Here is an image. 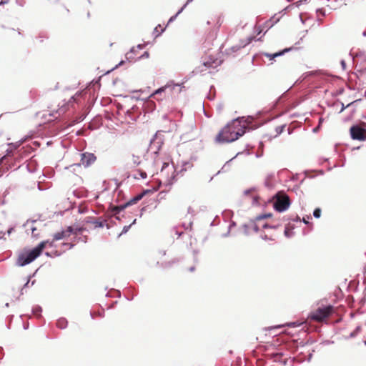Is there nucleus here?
Instances as JSON below:
<instances>
[{
  "label": "nucleus",
  "mask_w": 366,
  "mask_h": 366,
  "mask_svg": "<svg viewBox=\"0 0 366 366\" xmlns=\"http://www.w3.org/2000/svg\"><path fill=\"white\" fill-rule=\"evenodd\" d=\"M94 220V217H86L84 219V222L85 223H87V224H93Z\"/></svg>",
  "instance_id": "obj_30"
},
{
  "label": "nucleus",
  "mask_w": 366,
  "mask_h": 366,
  "mask_svg": "<svg viewBox=\"0 0 366 366\" xmlns=\"http://www.w3.org/2000/svg\"><path fill=\"white\" fill-rule=\"evenodd\" d=\"M281 355L280 354H275L274 355V361H279V359L280 358Z\"/></svg>",
  "instance_id": "obj_41"
},
{
  "label": "nucleus",
  "mask_w": 366,
  "mask_h": 366,
  "mask_svg": "<svg viewBox=\"0 0 366 366\" xmlns=\"http://www.w3.org/2000/svg\"><path fill=\"white\" fill-rule=\"evenodd\" d=\"M262 239H264V240H273L272 238L271 237H268L267 235L264 234V235H262L261 236Z\"/></svg>",
  "instance_id": "obj_39"
},
{
  "label": "nucleus",
  "mask_w": 366,
  "mask_h": 366,
  "mask_svg": "<svg viewBox=\"0 0 366 366\" xmlns=\"http://www.w3.org/2000/svg\"><path fill=\"white\" fill-rule=\"evenodd\" d=\"M159 27H160V24H158V25L154 28V31H153V36H154V39L157 38V37L160 35V34H159V31H158V29H159Z\"/></svg>",
  "instance_id": "obj_27"
},
{
  "label": "nucleus",
  "mask_w": 366,
  "mask_h": 366,
  "mask_svg": "<svg viewBox=\"0 0 366 366\" xmlns=\"http://www.w3.org/2000/svg\"><path fill=\"white\" fill-rule=\"evenodd\" d=\"M9 1H10V0H1V1H0V6H1V5H4V4H8V3L9 2Z\"/></svg>",
  "instance_id": "obj_43"
},
{
  "label": "nucleus",
  "mask_w": 366,
  "mask_h": 366,
  "mask_svg": "<svg viewBox=\"0 0 366 366\" xmlns=\"http://www.w3.org/2000/svg\"><path fill=\"white\" fill-rule=\"evenodd\" d=\"M194 268L193 267H190V268H189V270H190V271H193V270H194Z\"/></svg>",
  "instance_id": "obj_63"
},
{
  "label": "nucleus",
  "mask_w": 366,
  "mask_h": 366,
  "mask_svg": "<svg viewBox=\"0 0 366 366\" xmlns=\"http://www.w3.org/2000/svg\"><path fill=\"white\" fill-rule=\"evenodd\" d=\"M363 36H366V31H364L362 34Z\"/></svg>",
  "instance_id": "obj_64"
},
{
  "label": "nucleus",
  "mask_w": 366,
  "mask_h": 366,
  "mask_svg": "<svg viewBox=\"0 0 366 366\" xmlns=\"http://www.w3.org/2000/svg\"><path fill=\"white\" fill-rule=\"evenodd\" d=\"M6 155L3 156L1 158H0V164L6 159Z\"/></svg>",
  "instance_id": "obj_47"
},
{
  "label": "nucleus",
  "mask_w": 366,
  "mask_h": 366,
  "mask_svg": "<svg viewBox=\"0 0 366 366\" xmlns=\"http://www.w3.org/2000/svg\"><path fill=\"white\" fill-rule=\"evenodd\" d=\"M129 206L127 205V202L124 203V204H122L121 205H119L118 206V209H119V211L122 212V210H124V209H126L127 207H128Z\"/></svg>",
  "instance_id": "obj_37"
},
{
  "label": "nucleus",
  "mask_w": 366,
  "mask_h": 366,
  "mask_svg": "<svg viewBox=\"0 0 366 366\" xmlns=\"http://www.w3.org/2000/svg\"><path fill=\"white\" fill-rule=\"evenodd\" d=\"M247 122L244 117H239L228 123L216 137L219 143H230L238 139L244 133Z\"/></svg>",
  "instance_id": "obj_1"
},
{
  "label": "nucleus",
  "mask_w": 366,
  "mask_h": 366,
  "mask_svg": "<svg viewBox=\"0 0 366 366\" xmlns=\"http://www.w3.org/2000/svg\"><path fill=\"white\" fill-rule=\"evenodd\" d=\"M302 221H303V222H304L305 224H307V223H308L307 220H306V219H305V218H303V219H302Z\"/></svg>",
  "instance_id": "obj_55"
},
{
  "label": "nucleus",
  "mask_w": 366,
  "mask_h": 366,
  "mask_svg": "<svg viewBox=\"0 0 366 366\" xmlns=\"http://www.w3.org/2000/svg\"><path fill=\"white\" fill-rule=\"evenodd\" d=\"M164 124V129L162 132H169L175 127V124L172 122L167 117H164L162 119V124Z\"/></svg>",
  "instance_id": "obj_8"
},
{
  "label": "nucleus",
  "mask_w": 366,
  "mask_h": 366,
  "mask_svg": "<svg viewBox=\"0 0 366 366\" xmlns=\"http://www.w3.org/2000/svg\"><path fill=\"white\" fill-rule=\"evenodd\" d=\"M79 213H84V210L79 209Z\"/></svg>",
  "instance_id": "obj_59"
},
{
  "label": "nucleus",
  "mask_w": 366,
  "mask_h": 366,
  "mask_svg": "<svg viewBox=\"0 0 366 366\" xmlns=\"http://www.w3.org/2000/svg\"><path fill=\"white\" fill-rule=\"evenodd\" d=\"M192 163H190L189 162H184L182 163L181 172L187 171L188 169L192 168Z\"/></svg>",
  "instance_id": "obj_22"
},
{
  "label": "nucleus",
  "mask_w": 366,
  "mask_h": 366,
  "mask_svg": "<svg viewBox=\"0 0 366 366\" xmlns=\"http://www.w3.org/2000/svg\"><path fill=\"white\" fill-rule=\"evenodd\" d=\"M350 135L355 140H366V130L359 125H354L350 128Z\"/></svg>",
  "instance_id": "obj_6"
},
{
  "label": "nucleus",
  "mask_w": 366,
  "mask_h": 366,
  "mask_svg": "<svg viewBox=\"0 0 366 366\" xmlns=\"http://www.w3.org/2000/svg\"><path fill=\"white\" fill-rule=\"evenodd\" d=\"M285 125L279 126L275 128L276 136L280 135L284 130Z\"/></svg>",
  "instance_id": "obj_26"
},
{
  "label": "nucleus",
  "mask_w": 366,
  "mask_h": 366,
  "mask_svg": "<svg viewBox=\"0 0 366 366\" xmlns=\"http://www.w3.org/2000/svg\"><path fill=\"white\" fill-rule=\"evenodd\" d=\"M159 132V131H157L155 133L154 139H151V141H150V145L149 147V151H151L154 147H155L157 149L155 151H154V153L155 154H158L159 151L160 149V143L159 142H156V140L154 139L157 138Z\"/></svg>",
  "instance_id": "obj_10"
},
{
  "label": "nucleus",
  "mask_w": 366,
  "mask_h": 366,
  "mask_svg": "<svg viewBox=\"0 0 366 366\" xmlns=\"http://www.w3.org/2000/svg\"><path fill=\"white\" fill-rule=\"evenodd\" d=\"M341 64H342V68L345 69L346 64H345V61L344 60L341 61Z\"/></svg>",
  "instance_id": "obj_50"
},
{
  "label": "nucleus",
  "mask_w": 366,
  "mask_h": 366,
  "mask_svg": "<svg viewBox=\"0 0 366 366\" xmlns=\"http://www.w3.org/2000/svg\"><path fill=\"white\" fill-rule=\"evenodd\" d=\"M291 49H292V48L285 49L284 50L279 51V52H276L274 54L265 53L264 55L267 57H268L269 60H273L274 58L283 55L285 53L290 51Z\"/></svg>",
  "instance_id": "obj_11"
},
{
  "label": "nucleus",
  "mask_w": 366,
  "mask_h": 366,
  "mask_svg": "<svg viewBox=\"0 0 366 366\" xmlns=\"http://www.w3.org/2000/svg\"><path fill=\"white\" fill-rule=\"evenodd\" d=\"M280 226V224H274V225H270V224H262V228L264 229H267V228H272V229H276L278 227Z\"/></svg>",
  "instance_id": "obj_28"
},
{
  "label": "nucleus",
  "mask_w": 366,
  "mask_h": 366,
  "mask_svg": "<svg viewBox=\"0 0 366 366\" xmlns=\"http://www.w3.org/2000/svg\"><path fill=\"white\" fill-rule=\"evenodd\" d=\"M13 230H14V228H13V227L9 228V229H8V231H7V234H8L9 235V234H11V232H13Z\"/></svg>",
  "instance_id": "obj_49"
},
{
  "label": "nucleus",
  "mask_w": 366,
  "mask_h": 366,
  "mask_svg": "<svg viewBox=\"0 0 366 366\" xmlns=\"http://www.w3.org/2000/svg\"><path fill=\"white\" fill-rule=\"evenodd\" d=\"M168 89H170L172 91L173 93L178 94L181 91L180 85L178 84H167L164 86H162L161 91L162 92H165Z\"/></svg>",
  "instance_id": "obj_9"
},
{
  "label": "nucleus",
  "mask_w": 366,
  "mask_h": 366,
  "mask_svg": "<svg viewBox=\"0 0 366 366\" xmlns=\"http://www.w3.org/2000/svg\"><path fill=\"white\" fill-rule=\"evenodd\" d=\"M127 202V205L129 207L131 205H133V204H135L137 203V202L136 201L135 198L133 197L130 200H129Z\"/></svg>",
  "instance_id": "obj_36"
},
{
  "label": "nucleus",
  "mask_w": 366,
  "mask_h": 366,
  "mask_svg": "<svg viewBox=\"0 0 366 366\" xmlns=\"http://www.w3.org/2000/svg\"><path fill=\"white\" fill-rule=\"evenodd\" d=\"M313 216L315 218H319L321 216V209L320 208H317L313 212Z\"/></svg>",
  "instance_id": "obj_29"
},
{
  "label": "nucleus",
  "mask_w": 366,
  "mask_h": 366,
  "mask_svg": "<svg viewBox=\"0 0 366 366\" xmlns=\"http://www.w3.org/2000/svg\"><path fill=\"white\" fill-rule=\"evenodd\" d=\"M125 56H126V59L128 61H131V60L133 59V54H130V53L127 52Z\"/></svg>",
  "instance_id": "obj_38"
},
{
  "label": "nucleus",
  "mask_w": 366,
  "mask_h": 366,
  "mask_svg": "<svg viewBox=\"0 0 366 366\" xmlns=\"http://www.w3.org/2000/svg\"><path fill=\"white\" fill-rule=\"evenodd\" d=\"M149 57V52L144 51V54L139 57L140 59Z\"/></svg>",
  "instance_id": "obj_40"
},
{
  "label": "nucleus",
  "mask_w": 366,
  "mask_h": 366,
  "mask_svg": "<svg viewBox=\"0 0 366 366\" xmlns=\"http://www.w3.org/2000/svg\"><path fill=\"white\" fill-rule=\"evenodd\" d=\"M162 175H163L165 178L164 180V185L165 186H170L173 184L174 180L175 179V168L172 162L170 164L169 162H163V164L162 165Z\"/></svg>",
  "instance_id": "obj_3"
},
{
  "label": "nucleus",
  "mask_w": 366,
  "mask_h": 366,
  "mask_svg": "<svg viewBox=\"0 0 366 366\" xmlns=\"http://www.w3.org/2000/svg\"><path fill=\"white\" fill-rule=\"evenodd\" d=\"M133 298H134L133 296L132 297H131V296H129V297H127V300H133Z\"/></svg>",
  "instance_id": "obj_56"
},
{
  "label": "nucleus",
  "mask_w": 366,
  "mask_h": 366,
  "mask_svg": "<svg viewBox=\"0 0 366 366\" xmlns=\"http://www.w3.org/2000/svg\"><path fill=\"white\" fill-rule=\"evenodd\" d=\"M86 239H87V237H84V238H83V240H84V242H86Z\"/></svg>",
  "instance_id": "obj_62"
},
{
  "label": "nucleus",
  "mask_w": 366,
  "mask_h": 366,
  "mask_svg": "<svg viewBox=\"0 0 366 366\" xmlns=\"http://www.w3.org/2000/svg\"><path fill=\"white\" fill-rule=\"evenodd\" d=\"M81 164L88 167L96 160V156L93 153L84 152L81 154Z\"/></svg>",
  "instance_id": "obj_7"
},
{
  "label": "nucleus",
  "mask_w": 366,
  "mask_h": 366,
  "mask_svg": "<svg viewBox=\"0 0 366 366\" xmlns=\"http://www.w3.org/2000/svg\"><path fill=\"white\" fill-rule=\"evenodd\" d=\"M253 229L256 232L259 231L258 226L256 224H253Z\"/></svg>",
  "instance_id": "obj_48"
},
{
  "label": "nucleus",
  "mask_w": 366,
  "mask_h": 366,
  "mask_svg": "<svg viewBox=\"0 0 366 366\" xmlns=\"http://www.w3.org/2000/svg\"><path fill=\"white\" fill-rule=\"evenodd\" d=\"M107 220L101 221L99 219H95L94 220L93 224L95 225V227H100L102 228L104 226L105 222Z\"/></svg>",
  "instance_id": "obj_21"
},
{
  "label": "nucleus",
  "mask_w": 366,
  "mask_h": 366,
  "mask_svg": "<svg viewBox=\"0 0 366 366\" xmlns=\"http://www.w3.org/2000/svg\"><path fill=\"white\" fill-rule=\"evenodd\" d=\"M150 42L148 41H146L144 44H139L137 46V48L139 49H142L145 47L146 45H148L149 44Z\"/></svg>",
  "instance_id": "obj_35"
},
{
  "label": "nucleus",
  "mask_w": 366,
  "mask_h": 366,
  "mask_svg": "<svg viewBox=\"0 0 366 366\" xmlns=\"http://www.w3.org/2000/svg\"><path fill=\"white\" fill-rule=\"evenodd\" d=\"M41 312H42V308L39 305L34 306L33 308H32V313H33V315H34L37 317H41Z\"/></svg>",
  "instance_id": "obj_16"
},
{
  "label": "nucleus",
  "mask_w": 366,
  "mask_h": 366,
  "mask_svg": "<svg viewBox=\"0 0 366 366\" xmlns=\"http://www.w3.org/2000/svg\"><path fill=\"white\" fill-rule=\"evenodd\" d=\"M69 237L65 230H62L61 232H56L54 234V239L57 241L64 238Z\"/></svg>",
  "instance_id": "obj_14"
},
{
  "label": "nucleus",
  "mask_w": 366,
  "mask_h": 366,
  "mask_svg": "<svg viewBox=\"0 0 366 366\" xmlns=\"http://www.w3.org/2000/svg\"><path fill=\"white\" fill-rule=\"evenodd\" d=\"M360 327H357L354 332L350 333V337H354L355 336L357 335V334L360 332Z\"/></svg>",
  "instance_id": "obj_33"
},
{
  "label": "nucleus",
  "mask_w": 366,
  "mask_h": 366,
  "mask_svg": "<svg viewBox=\"0 0 366 366\" xmlns=\"http://www.w3.org/2000/svg\"><path fill=\"white\" fill-rule=\"evenodd\" d=\"M204 64L206 66H210V64L209 62H204Z\"/></svg>",
  "instance_id": "obj_54"
},
{
  "label": "nucleus",
  "mask_w": 366,
  "mask_h": 366,
  "mask_svg": "<svg viewBox=\"0 0 366 366\" xmlns=\"http://www.w3.org/2000/svg\"><path fill=\"white\" fill-rule=\"evenodd\" d=\"M129 177H132L135 179H139V178L145 179L147 177L146 172L143 170H137L134 174L130 175Z\"/></svg>",
  "instance_id": "obj_12"
},
{
  "label": "nucleus",
  "mask_w": 366,
  "mask_h": 366,
  "mask_svg": "<svg viewBox=\"0 0 366 366\" xmlns=\"http://www.w3.org/2000/svg\"><path fill=\"white\" fill-rule=\"evenodd\" d=\"M287 325L290 326V327H294L298 326L299 324H297L296 322H290V323H288Z\"/></svg>",
  "instance_id": "obj_42"
},
{
  "label": "nucleus",
  "mask_w": 366,
  "mask_h": 366,
  "mask_svg": "<svg viewBox=\"0 0 366 366\" xmlns=\"http://www.w3.org/2000/svg\"><path fill=\"white\" fill-rule=\"evenodd\" d=\"M152 192V190L150 189H146V190H144L142 193L136 195L135 197H134L136 199V201L138 202L139 201H140L144 196H145L146 194H149Z\"/></svg>",
  "instance_id": "obj_18"
},
{
  "label": "nucleus",
  "mask_w": 366,
  "mask_h": 366,
  "mask_svg": "<svg viewBox=\"0 0 366 366\" xmlns=\"http://www.w3.org/2000/svg\"><path fill=\"white\" fill-rule=\"evenodd\" d=\"M110 209H111V212H112V215L115 216V218L117 220H119L120 217L119 216H117V214H119L121 212L119 211L118 206L111 205Z\"/></svg>",
  "instance_id": "obj_17"
},
{
  "label": "nucleus",
  "mask_w": 366,
  "mask_h": 366,
  "mask_svg": "<svg viewBox=\"0 0 366 366\" xmlns=\"http://www.w3.org/2000/svg\"><path fill=\"white\" fill-rule=\"evenodd\" d=\"M234 225H235V223H234V222H232V224H231L229 225V228H230V227H232V226H234Z\"/></svg>",
  "instance_id": "obj_60"
},
{
  "label": "nucleus",
  "mask_w": 366,
  "mask_h": 366,
  "mask_svg": "<svg viewBox=\"0 0 366 366\" xmlns=\"http://www.w3.org/2000/svg\"><path fill=\"white\" fill-rule=\"evenodd\" d=\"M64 245H66V246H69V249L73 248V247L74 246V244H72V243H64Z\"/></svg>",
  "instance_id": "obj_45"
},
{
  "label": "nucleus",
  "mask_w": 366,
  "mask_h": 366,
  "mask_svg": "<svg viewBox=\"0 0 366 366\" xmlns=\"http://www.w3.org/2000/svg\"><path fill=\"white\" fill-rule=\"evenodd\" d=\"M68 321L64 317H60L57 320L56 326L60 329H65L67 327Z\"/></svg>",
  "instance_id": "obj_13"
},
{
  "label": "nucleus",
  "mask_w": 366,
  "mask_h": 366,
  "mask_svg": "<svg viewBox=\"0 0 366 366\" xmlns=\"http://www.w3.org/2000/svg\"><path fill=\"white\" fill-rule=\"evenodd\" d=\"M333 310L334 307L332 305L319 307L310 314L309 317L312 320L322 322L328 317L333 312Z\"/></svg>",
  "instance_id": "obj_4"
},
{
  "label": "nucleus",
  "mask_w": 366,
  "mask_h": 366,
  "mask_svg": "<svg viewBox=\"0 0 366 366\" xmlns=\"http://www.w3.org/2000/svg\"><path fill=\"white\" fill-rule=\"evenodd\" d=\"M11 150H10V149H7V150H6V156H7V155H10V154H11Z\"/></svg>",
  "instance_id": "obj_52"
},
{
  "label": "nucleus",
  "mask_w": 366,
  "mask_h": 366,
  "mask_svg": "<svg viewBox=\"0 0 366 366\" xmlns=\"http://www.w3.org/2000/svg\"><path fill=\"white\" fill-rule=\"evenodd\" d=\"M135 222H136V219H134V220L132 222V223L131 224H129V225H127V226H124V227H123L122 231V232L120 233L119 236H121V235H122V234H126V233L129 230V229H130L131 226H132V224H135Z\"/></svg>",
  "instance_id": "obj_23"
},
{
  "label": "nucleus",
  "mask_w": 366,
  "mask_h": 366,
  "mask_svg": "<svg viewBox=\"0 0 366 366\" xmlns=\"http://www.w3.org/2000/svg\"><path fill=\"white\" fill-rule=\"evenodd\" d=\"M86 239H87V237H84V238H83V240H84V242H86Z\"/></svg>",
  "instance_id": "obj_61"
},
{
  "label": "nucleus",
  "mask_w": 366,
  "mask_h": 366,
  "mask_svg": "<svg viewBox=\"0 0 366 366\" xmlns=\"http://www.w3.org/2000/svg\"><path fill=\"white\" fill-rule=\"evenodd\" d=\"M147 107H149V109L152 111L153 109H154V108L156 107V105L154 102H152V101H149L148 103H147Z\"/></svg>",
  "instance_id": "obj_31"
},
{
  "label": "nucleus",
  "mask_w": 366,
  "mask_h": 366,
  "mask_svg": "<svg viewBox=\"0 0 366 366\" xmlns=\"http://www.w3.org/2000/svg\"><path fill=\"white\" fill-rule=\"evenodd\" d=\"M30 278H31V276L29 277V279L27 280V282L24 284V285L23 286V287L21 288V295H23L24 294V289L28 287L29 282H30Z\"/></svg>",
  "instance_id": "obj_34"
},
{
  "label": "nucleus",
  "mask_w": 366,
  "mask_h": 366,
  "mask_svg": "<svg viewBox=\"0 0 366 366\" xmlns=\"http://www.w3.org/2000/svg\"><path fill=\"white\" fill-rule=\"evenodd\" d=\"M31 232H32V234H34V231L36 229L35 227H31Z\"/></svg>",
  "instance_id": "obj_53"
},
{
  "label": "nucleus",
  "mask_w": 366,
  "mask_h": 366,
  "mask_svg": "<svg viewBox=\"0 0 366 366\" xmlns=\"http://www.w3.org/2000/svg\"><path fill=\"white\" fill-rule=\"evenodd\" d=\"M47 242H41L37 246L31 249H24L21 252L16 260V265L19 267L26 266L34 261L43 252Z\"/></svg>",
  "instance_id": "obj_2"
},
{
  "label": "nucleus",
  "mask_w": 366,
  "mask_h": 366,
  "mask_svg": "<svg viewBox=\"0 0 366 366\" xmlns=\"http://www.w3.org/2000/svg\"><path fill=\"white\" fill-rule=\"evenodd\" d=\"M252 39H253V38H249V39H248V41H247V44H244V45H242V47H244V46H245L247 44H249V43L251 42V41L252 40Z\"/></svg>",
  "instance_id": "obj_51"
},
{
  "label": "nucleus",
  "mask_w": 366,
  "mask_h": 366,
  "mask_svg": "<svg viewBox=\"0 0 366 366\" xmlns=\"http://www.w3.org/2000/svg\"><path fill=\"white\" fill-rule=\"evenodd\" d=\"M272 216L271 214H263V215H259L257 217V220H261V219H263L264 218H267V217H270Z\"/></svg>",
  "instance_id": "obj_32"
},
{
  "label": "nucleus",
  "mask_w": 366,
  "mask_h": 366,
  "mask_svg": "<svg viewBox=\"0 0 366 366\" xmlns=\"http://www.w3.org/2000/svg\"><path fill=\"white\" fill-rule=\"evenodd\" d=\"M135 52H136V49L134 47L131 48L130 51H129V53L132 54H134Z\"/></svg>",
  "instance_id": "obj_46"
},
{
  "label": "nucleus",
  "mask_w": 366,
  "mask_h": 366,
  "mask_svg": "<svg viewBox=\"0 0 366 366\" xmlns=\"http://www.w3.org/2000/svg\"><path fill=\"white\" fill-rule=\"evenodd\" d=\"M285 235L288 238L292 237L293 236L292 229H290L288 227H286L285 229Z\"/></svg>",
  "instance_id": "obj_25"
},
{
  "label": "nucleus",
  "mask_w": 366,
  "mask_h": 366,
  "mask_svg": "<svg viewBox=\"0 0 366 366\" xmlns=\"http://www.w3.org/2000/svg\"><path fill=\"white\" fill-rule=\"evenodd\" d=\"M193 0H187V1L186 2V4L183 6V7H182L179 11L178 12L173 16H172L169 20V23L174 21V19H175V18L183 11L184 8L188 4H189L190 2H192Z\"/></svg>",
  "instance_id": "obj_19"
},
{
  "label": "nucleus",
  "mask_w": 366,
  "mask_h": 366,
  "mask_svg": "<svg viewBox=\"0 0 366 366\" xmlns=\"http://www.w3.org/2000/svg\"><path fill=\"white\" fill-rule=\"evenodd\" d=\"M123 64H124V61H121L119 63L118 66H121V65H122Z\"/></svg>",
  "instance_id": "obj_58"
},
{
  "label": "nucleus",
  "mask_w": 366,
  "mask_h": 366,
  "mask_svg": "<svg viewBox=\"0 0 366 366\" xmlns=\"http://www.w3.org/2000/svg\"><path fill=\"white\" fill-rule=\"evenodd\" d=\"M133 298H134L133 296L132 297H131V296H129V297H127V300H133Z\"/></svg>",
  "instance_id": "obj_57"
},
{
  "label": "nucleus",
  "mask_w": 366,
  "mask_h": 366,
  "mask_svg": "<svg viewBox=\"0 0 366 366\" xmlns=\"http://www.w3.org/2000/svg\"><path fill=\"white\" fill-rule=\"evenodd\" d=\"M290 205V201L287 195L282 192H278L276 194L274 207L277 211L284 212L289 208Z\"/></svg>",
  "instance_id": "obj_5"
},
{
  "label": "nucleus",
  "mask_w": 366,
  "mask_h": 366,
  "mask_svg": "<svg viewBox=\"0 0 366 366\" xmlns=\"http://www.w3.org/2000/svg\"><path fill=\"white\" fill-rule=\"evenodd\" d=\"M160 94V87L157 89L152 94V96H154V95H157V94Z\"/></svg>",
  "instance_id": "obj_44"
},
{
  "label": "nucleus",
  "mask_w": 366,
  "mask_h": 366,
  "mask_svg": "<svg viewBox=\"0 0 366 366\" xmlns=\"http://www.w3.org/2000/svg\"><path fill=\"white\" fill-rule=\"evenodd\" d=\"M131 160L132 162V165L130 166L131 168L139 166L141 164L140 157L139 156L132 154L131 157Z\"/></svg>",
  "instance_id": "obj_15"
},
{
  "label": "nucleus",
  "mask_w": 366,
  "mask_h": 366,
  "mask_svg": "<svg viewBox=\"0 0 366 366\" xmlns=\"http://www.w3.org/2000/svg\"><path fill=\"white\" fill-rule=\"evenodd\" d=\"M74 225H71V226H68L66 227V229H64L67 234V235H69V237L71 235V234H74Z\"/></svg>",
  "instance_id": "obj_24"
},
{
  "label": "nucleus",
  "mask_w": 366,
  "mask_h": 366,
  "mask_svg": "<svg viewBox=\"0 0 366 366\" xmlns=\"http://www.w3.org/2000/svg\"><path fill=\"white\" fill-rule=\"evenodd\" d=\"M74 234L77 235L79 234H81L84 231L86 230L84 227H80L79 225H74Z\"/></svg>",
  "instance_id": "obj_20"
}]
</instances>
